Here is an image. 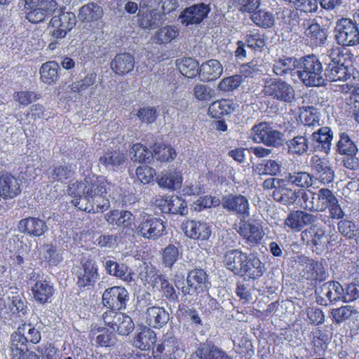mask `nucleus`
I'll list each match as a JSON object with an SVG mask.
<instances>
[{"label": "nucleus", "instance_id": "f257e3e1", "mask_svg": "<svg viewBox=\"0 0 359 359\" xmlns=\"http://www.w3.org/2000/svg\"><path fill=\"white\" fill-rule=\"evenodd\" d=\"M306 191L304 203H301V208L311 212H325L328 210L330 218L332 219H343L344 212L341 208L337 198L332 191L327 188H321L317 192Z\"/></svg>", "mask_w": 359, "mask_h": 359}, {"label": "nucleus", "instance_id": "f03ea898", "mask_svg": "<svg viewBox=\"0 0 359 359\" xmlns=\"http://www.w3.org/2000/svg\"><path fill=\"white\" fill-rule=\"evenodd\" d=\"M297 76L306 86L323 85V66L319 59L314 55L302 57L298 60Z\"/></svg>", "mask_w": 359, "mask_h": 359}, {"label": "nucleus", "instance_id": "7ed1b4c3", "mask_svg": "<svg viewBox=\"0 0 359 359\" xmlns=\"http://www.w3.org/2000/svg\"><path fill=\"white\" fill-rule=\"evenodd\" d=\"M107 182L102 176L94 175L92 177L85 178L83 188L84 201L89 204L106 205V210L109 203L106 197Z\"/></svg>", "mask_w": 359, "mask_h": 359}, {"label": "nucleus", "instance_id": "20e7f679", "mask_svg": "<svg viewBox=\"0 0 359 359\" xmlns=\"http://www.w3.org/2000/svg\"><path fill=\"white\" fill-rule=\"evenodd\" d=\"M337 43L343 46H355L359 44V29L355 22L346 18L337 21L334 27Z\"/></svg>", "mask_w": 359, "mask_h": 359}, {"label": "nucleus", "instance_id": "39448f33", "mask_svg": "<svg viewBox=\"0 0 359 359\" xmlns=\"http://www.w3.org/2000/svg\"><path fill=\"white\" fill-rule=\"evenodd\" d=\"M76 285L81 291L93 290L100 279L98 266L95 261L88 259L81 262L75 272Z\"/></svg>", "mask_w": 359, "mask_h": 359}, {"label": "nucleus", "instance_id": "423d86ee", "mask_svg": "<svg viewBox=\"0 0 359 359\" xmlns=\"http://www.w3.org/2000/svg\"><path fill=\"white\" fill-rule=\"evenodd\" d=\"M252 140L257 143H263L269 147H279L283 143V134L266 122H262L252 127L251 133Z\"/></svg>", "mask_w": 359, "mask_h": 359}, {"label": "nucleus", "instance_id": "0eeeda50", "mask_svg": "<svg viewBox=\"0 0 359 359\" xmlns=\"http://www.w3.org/2000/svg\"><path fill=\"white\" fill-rule=\"evenodd\" d=\"M102 318L105 325L120 335H128L135 327L132 318L121 312L107 311L103 313Z\"/></svg>", "mask_w": 359, "mask_h": 359}, {"label": "nucleus", "instance_id": "6e6552de", "mask_svg": "<svg viewBox=\"0 0 359 359\" xmlns=\"http://www.w3.org/2000/svg\"><path fill=\"white\" fill-rule=\"evenodd\" d=\"M329 56L332 61L327 69L330 80L331 81H346L350 78L347 66L345 65L346 59L341 48H332L329 50Z\"/></svg>", "mask_w": 359, "mask_h": 359}, {"label": "nucleus", "instance_id": "1a4fd4ad", "mask_svg": "<svg viewBox=\"0 0 359 359\" xmlns=\"http://www.w3.org/2000/svg\"><path fill=\"white\" fill-rule=\"evenodd\" d=\"M187 287H183L182 293L189 295L198 294L208 290L210 283L207 272L200 268L189 271L187 277Z\"/></svg>", "mask_w": 359, "mask_h": 359}, {"label": "nucleus", "instance_id": "9d476101", "mask_svg": "<svg viewBox=\"0 0 359 359\" xmlns=\"http://www.w3.org/2000/svg\"><path fill=\"white\" fill-rule=\"evenodd\" d=\"M277 187L273 192V198L276 201L286 205L296 203L301 208V203H304L306 191L302 189L293 190L284 184L283 180H278Z\"/></svg>", "mask_w": 359, "mask_h": 359}, {"label": "nucleus", "instance_id": "9b49d317", "mask_svg": "<svg viewBox=\"0 0 359 359\" xmlns=\"http://www.w3.org/2000/svg\"><path fill=\"white\" fill-rule=\"evenodd\" d=\"M222 206L229 213L241 219H245L250 215L249 201L241 194H230L223 196Z\"/></svg>", "mask_w": 359, "mask_h": 359}, {"label": "nucleus", "instance_id": "f8f14e48", "mask_svg": "<svg viewBox=\"0 0 359 359\" xmlns=\"http://www.w3.org/2000/svg\"><path fill=\"white\" fill-rule=\"evenodd\" d=\"M137 231L144 238L156 240L165 234V223L161 218L146 214L138 224Z\"/></svg>", "mask_w": 359, "mask_h": 359}, {"label": "nucleus", "instance_id": "ddd939ff", "mask_svg": "<svg viewBox=\"0 0 359 359\" xmlns=\"http://www.w3.org/2000/svg\"><path fill=\"white\" fill-rule=\"evenodd\" d=\"M129 294L124 287L113 286L106 289L102 294V303L109 311H120L126 307Z\"/></svg>", "mask_w": 359, "mask_h": 359}, {"label": "nucleus", "instance_id": "4468645a", "mask_svg": "<svg viewBox=\"0 0 359 359\" xmlns=\"http://www.w3.org/2000/svg\"><path fill=\"white\" fill-rule=\"evenodd\" d=\"M85 182L76 181L74 183H71L68 186L67 191L69 196L74 197L72 201V203L79 210L85 211L88 213H96L99 212H104L106 210V205L100 204H89L82 203L84 201L83 188Z\"/></svg>", "mask_w": 359, "mask_h": 359}, {"label": "nucleus", "instance_id": "2eb2a0df", "mask_svg": "<svg viewBox=\"0 0 359 359\" xmlns=\"http://www.w3.org/2000/svg\"><path fill=\"white\" fill-rule=\"evenodd\" d=\"M76 23V17L72 12H62L58 15L52 17L50 26L53 28L52 36L56 39L64 38Z\"/></svg>", "mask_w": 359, "mask_h": 359}, {"label": "nucleus", "instance_id": "dca6fc26", "mask_svg": "<svg viewBox=\"0 0 359 359\" xmlns=\"http://www.w3.org/2000/svg\"><path fill=\"white\" fill-rule=\"evenodd\" d=\"M327 29L317 23L315 20H309L304 31L303 39L309 47L314 48L324 46L327 40Z\"/></svg>", "mask_w": 359, "mask_h": 359}, {"label": "nucleus", "instance_id": "f3484780", "mask_svg": "<svg viewBox=\"0 0 359 359\" xmlns=\"http://www.w3.org/2000/svg\"><path fill=\"white\" fill-rule=\"evenodd\" d=\"M22 192L21 182L11 172L0 171V197L4 200L14 199Z\"/></svg>", "mask_w": 359, "mask_h": 359}, {"label": "nucleus", "instance_id": "a211bd4d", "mask_svg": "<svg viewBox=\"0 0 359 359\" xmlns=\"http://www.w3.org/2000/svg\"><path fill=\"white\" fill-rule=\"evenodd\" d=\"M210 12L209 5L204 3L196 4L184 8L179 18L181 23L186 27L198 25L208 17Z\"/></svg>", "mask_w": 359, "mask_h": 359}, {"label": "nucleus", "instance_id": "6ab92c4d", "mask_svg": "<svg viewBox=\"0 0 359 359\" xmlns=\"http://www.w3.org/2000/svg\"><path fill=\"white\" fill-rule=\"evenodd\" d=\"M182 229L187 237L199 241L208 240L212 233L209 223L194 219L184 221Z\"/></svg>", "mask_w": 359, "mask_h": 359}, {"label": "nucleus", "instance_id": "aec40b11", "mask_svg": "<svg viewBox=\"0 0 359 359\" xmlns=\"http://www.w3.org/2000/svg\"><path fill=\"white\" fill-rule=\"evenodd\" d=\"M344 287L337 281H328L323 283L319 288L317 302L322 306H327L334 302L342 300Z\"/></svg>", "mask_w": 359, "mask_h": 359}, {"label": "nucleus", "instance_id": "412c9836", "mask_svg": "<svg viewBox=\"0 0 359 359\" xmlns=\"http://www.w3.org/2000/svg\"><path fill=\"white\" fill-rule=\"evenodd\" d=\"M310 164L312 172L321 184H327L334 180V172L327 158L314 155L311 158Z\"/></svg>", "mask_w": 359, "mask_h": 359}, {"label": "nucleus", "instance_id": "4be33fe9", "mask_svg": "<svg viewBox=\"0 0 359 359\" xmlns=\"http://www.w3.org/2000/svg\"><path fill=\"white\" fill-rule=\"evenodd\" d=\"M266 94L279 101L292 102L294 99L293 88L282 80L275 79L265 86Z\"/></svg>", "mask_w": 359, "mask_h": 359}, {"label": "nucleus", "instance_id": "5701e85b", "mask_svg": "<svg viewBox=\"0 0 359 359\" xmlns=\"http://www.w3.org/2000/svg\"><path fill=\"white\" fill-rule=\"evenodd\" d=\"M238 232L245 243L252 247L258 245L264 235L262 224L256 220L243 222Z\"/></svg>", "mask_w": 359, "mask_h": 359}, {"label": "nucleus", "instance_id": "b1692460", "mask_svg": "<svg viewBox=\"0 0 359 359\" xmlns=\"http://www.w3.org/2000/svg\"><path fill=\"white\" fill-rule=\"evenodd\" d=\"M240 277L247 278L249 280H257L261 278L266 272L265 264L255 253H248L244 262Z\"/></svg>", "mask_w": 359, "mask_h": 359}, {"label": "nucleus", "instance_id": "393cba45", "mask_svg": "<svg viewBox=\"0 0 359 359\" xmlns=\"http://www.w3.org/2000/svg\"><path fill=\"white\" fill-rule=\"evenodd\" d=\"M247 255L248 252H243L241 249L226 251L222 260L224 266L234 276H239L241 274Z\"/></svg>", "mask_w": 359, "mask_h": 359}, {"label": "nucleus", "instance_id": "a878e982", "mask_svg": "<svg viewBox=\"0 0 359 359\" xmlns=\"http://www.w3.org/2000/svg\"><path fill=\"white\" fill-rule=\"evenodd\" d=\"M20 232L32 237H40L48 231V226L45 221L34 217L22 219L18 225Z\"/></svg>", "mask_w": 359, "mask_h": 359}, {"label": "nucleus", "instance_id": "bb28decb", "mask_svg": "<svg viewBox=\"0 0 359 359\" xmlns=\"http://www.w3.org/2000/svg\"><path fill=\"white\" fill-rule=\"evenodd\" d=\"M11 337L20 342L29 344H38L41 339V334L39 329L31 323H23L18 326Z\"/></svg>", "mask_w": 359, "mask_h": 359}, {"label": "nucleus", "instance_id": "cd10ccee", "mask_svg": "<svg viewBox=\"0 0 359 359\" xmlns=\"http://www.w3.org/2000/svg\"><path fill=\"white\" fill-rule=\"evenodd\" d=\"M34 299L39 304L49 302L55 293L53 285L46 278L37 280L31 287Z\"/></svg>", "mask_w": 359, "mask_h": 359}, {"label": "nucleus", "instance_id": "c85d7f7f", "mask_svg": "<svg viewBox=\"0 0 359 359\" xmlns=\"http://www.w3.org/2000/svg\"><path fill=\"white\" fill-rule=\"evenodd\" d=\"M315 216L302 210H293L288 215L285 224L292 230L300 231L305 226L315 221Z\"/></svg>", "mask_w": 359, "mask_h": 359}, {"label": "nucleus", "instance_id": "c756f323", "mask_svg": "<svg viewBox=\"0 0 359 359\" xmlns=\"http://www.w3.org/2000/svg\"><path fill=\"white\" fill-rule=\"evenodd\" d=\"M156 342V334L150 327L142 326L135 334L133 345L141 351L149 350Z\"/></svg>", "mask_w": 359, "mask_h": 359}, {"label": "nucleus", "instance_id": "7c9ffc66", "mask_svg": "<svg viewBox=\"0 0 359 359\" xmlns=\"http://www.w3.org/2000/svg\"><path fill=\"white\" fill-rule=\"evenodd\" d=\"M237 104L232 99H222L210 104L208 107V114L215 118H221L232 114Z\"/></svg>", "mask_w": 359, "mask_h": 359}, {"label": "nucleus", "instance_id": "2f4dec72", "mask_svg": "<svg viewBox=\"0 0 359 359\" xmlns=\"http://www.w3.org/2000/svg\"><path fill=\"white\" fill-rule=\"evenodd\" d=\"M333 132L330 127L320 128L312 134V141L318 150L328 154L331 149Z\"/></svg>", "mask_w": 359, "mask_h": 359}, {"label": "nucleus", "instance_id": "473e14b6", "mask_svg": "<svg viewBox=\"0 0 359 359\" xmlns=\"http://www.w3.org/2000/svg\"><path fill=\"white\" fill-rule=\"evenodd\" d=\"M127 158L124 151L120 149H107L100 156L99 161L106 168L116 169L122 166L126 161Z\"/></svg>", "mask_w": 359, "mask_h": 359}, {"label": "nucleus", "instance_id": "72a5a7b5", "mask_svg": "<svg viewBox=\"0 0 359 359\" xmlns=\"http://www.w3.org/2000/svg\"><path fill=\"white\" fill-rule=\"evenodd\" d=\"M170 318L169 313L163 307L151 306L146 312V323L155 329H160L167 324Z\"/></svg>", "mask_w": 359, "mask_h": 359}, {"label": "nucleus", "instance_id": "f704fd0d", "mask_svg": "<svg viewBox=\"0 0 359 359\" xmlns=\"http://www.w3.org/2000/svg\"><path fill=\"white\" fill-rule=\"evenodd\" d=\"M134 67L135 58L128 53H118L111 62L112 70L118 75H124L130 72Z\"/></svg>", "mask_w": 359, "mask_h": 359}, {"label": "nucleus", "instance_id": "c9c22d12", "mask_svg": "<svg viewBox=\"0 0 359 359\" xmlns=\"http://www.w3.org/2000/svg\"><path fill=\"white\" fill-rule=\"evenodd\" d=\"M196 355L200 359H233V357L212 343L203 344L198 346Z\"/></svg>", "mask_w": 359, "mask_h": 359}, {"label": "nucleus", "instance_id": "e433bc0d", "mask_svg": "<svg viewBox=\"0 0 359 359\" xmlns=\"http://www.w3.org/2000/svg\"><path fill=\"white\" fill-rule=\"evenodd\" d=\"M9 348L11 359H40V355L27 344L11 337Z\"/></svg>", "mask_w": 359, "mask_h": 359}, {"label": "nucleus", "instance_id": "4c0bfd02", "mask_svg": "<svg viewBox=\"0 0 359 359\" xmlns=\"http://www.w3.org/2000/svg\"><path fill=\"white\" fill-rule=\"evenodd\" d=\"M158 186L171 191L180 189L183 177L179 172L163 171L156 178Z\"/></svg>", "mask_w": 359, "mask_h": 359}, {"label": "nucleus", "instance_id": "58836bf2", "mask_svg": "<svg viewBox=\"0 0 359 359\" xmlns=\"http://www.w3.org/2000/svg\"><path fill=\"white\" fill-rule=\"evenodd\" d=\"M223 68L217 60H210L200 67L199 76L203 81H212L217 79L222 74Z\"/></svg>", "mask_w": 359, "mask_h": 359}, {"label": "nucleus", "instance_id": "ea45409f", "mask_svg": "<svg viewBox=\"0 0 359 359\" xmlns=\"http://www.w3.org/2000/svg\"><path fill=\"white\" fill-rule=\"evenodd\" d=\"M60 66L55 61L44 62L39 69L41 81L48 86L56 83L60 78Z\"/></svg>", "mask_w": 359, "mask_h": 359}, {"label": "nucleus", "instance_id": "a19ab883", "mask_svg": "<svg viewBox=\"0 0 359 359\" xmlns=\"http://www.w3.org/2000/svg\"><path fill=\"white\" fill-rule=\"evenodd\" d=\"M358 151L356 144L346 132L339 134L336 144V152L341 156H356Z\"/></svg>", "mask_w": 359, "mask_h": 359}, {"label": "nucleus", "instance_id": "79ce46f5", "mask_svg": "<svg viewBox=\"0 0 359 359\" xmlns=\"http://www.w3.org/2000/svg\"><path fill=\"white\" fill-rule=\"evenodd\" d=\"M105 267L107 272L121 280L130 283L133 280V273L131 270L123 264H118L113 260H107L105 263Z\"/></svg>", "mask_w": 359, "mask_h": 359}, {"label": "nucleus", "instance_id": "37998d69", "mask_svg": "<svg viewBox=\"0 0 359 359\" xmlns=\"http://www.w3.org/2000/svg\"><path fill=\"white\" fill-rule=\"evenodd\" d=\"M176 66L180 72L187 78L192 79L199 74L198 62L191 57L177 60Z\"/></svg>", "mask_w": 359, "mask_h": 359}, {"label": "nucleus", "instance_id": "c03bdc74", "mask_svg": "<svg viewBox=\"0 0 359 359\" xmlns=\"http://www.w3.org/2000/svg\"><path fill=\"white\" fill-rule=\"evenodd\" d=\"M102 8L95 3H89L79 9V18L83 22H91L98 20L102 17Z\"/></svg>", "mask_w": 359, "mask_h": 359}, {"label": "nucleus", "instance_id": "a18cd8bd", "mask_svg": "<svg viewBox=\"0 0 359 359\" xmlns=\"http://www.w3.org/2000/svg\"><path fill=\"white\" fill-rule=\"evenodd\" d=\"M154 158L160 162H170L173 161L177 153L170 145L161 143H154L151 147Z\"/></svg>", "mask_w": 359, "mask_h": 359}, {"label": "nucleus", "instance_id": "49530a36", "mask_svg": "<svg viewBox=\"0 0 359 359\" xmlns=\"http://www.w3.org/2000/svg\"><path fill=\"white\" fill-rule=\"evenodd\" d=\"M304 275L308 280L321 281L325 278V271L320 262L311 259L306 262Z\"/></svg>", "mask_w": 359, "mask_h": 359}, {"label": "nucleus", "instance_id": "de8ad7c7", "mask_svg": "<svg viewBox=\"0 0 359 359\" xmlns=\"http://www.w3.org/2000/svg\"><path fill=\"white\" fill-rule=\"evenodd\" d=\"M311 344L316 353L325 351L330 340L328 334L320 327L314 329L311 333Z\"/></svg>", "mask_w": 359, "mask_h": 359}, {"label": "nucleus", "instance_id": "09e8293b", "mask_svg": "<svg viewBox=\"0 0 359 359\" xmlns=\"http://www.w3.org/2000/svg\"><path fill=\"white\" fill-rule=\"evenodd\" d=\"M298 68V60L295 57H284L276 61L273 65V72L277 76H284L292 74Z\"/></svg>", "mask_w": 359, "mask_h": 359}, {"label": "nucleus", "instance_id": "8fccbe9b", "mask_svg": "<svg viewBox=\"0 0 359 359\" xmlns=\"http://www.w3.org/2000/svg\"><path fill=\"white\" fill-rule=\"evenodd\" d=\"M41 255L42 262L50 266H56L62 261L61 252L52 244L45 245Z\"/></svg>", "mask_w": 359, "mask_h": 359}, {"label": "nucleus", "instance_id": "3c124183", "mask_svg": "<svg viewBox=\"0 0 359 359\" xmlns=\"http://www.w3.org/2000/svg\"><path fill=\"white\" fill-rule=\"evenodd\" d=\"M251 20L258 27L270 28L273 26L275 18L272 13L264 9H259L250 15Z\"/></svg>", "mask_w": 359, "mask_h": 359}, {"label": "nucleus", "instance_id": "603ef678", "mask_svg": "<svg viewBox=\"0 0 359 359\" xmlns=\"http://www.w3.org/2000/svg\"><path fill=\"white\" fill-rule=\"evenodd\" d=\"M288 153L301 156L309 149V142L305 136L298 135L287 142Z\"/></svg>", "mask_w": 359, "mask_h": 359}, {"label": "nucleus", "instance_id": "864d4df0", "mask_svg": "<svg viewBox=\"0 0 359 359\" xmlns=\"http://www.w3.org/2000/svg\"><path fill=\"white\" fill-rule=\"evenodd\" d=\"M179 35V29L175 26H165L156 31L154 36L156 43L166 44L171 42Z\"/></svg>", "mask_w": 359, "mask_h": 359}, {"label": "nucleus", "instance_id": "5fc2aeb1", "mask_svg": "<svg viewBox=\"0 0 359 359\" xmlns=\"http://www.w3.org/2000/svg\"><path fill=\"white\" fill-rule=\"evenodd\" d=\"M97 74L95 72L88 73L83 79L73 82L70 86L73 93H81L92 88L97 82Z\"/></svg>", "mask_w": 359, "mask_h": 359}, {"label": "nucleus", "instance_id": "6e6d98bb", "mask_svg": "<svg viewBox=\"0 0 359 359\" xmlns=\"http://www.w3.org/2000/svg\"><path fill=\"white\" fill-rule=\"evenodd\" d=\"M287 181L297 187L302 188H309L313 185V176L304 171L294 172L289 173Z\"/></svg>", "mask_w": 359, "mask_h": 359}, {"label": "nucleus", "instance_id": "4d7b16f0", "mask_svg": "<svg viewBox=\"0 0 359 359\" xmlns=\"http://www.w3.org/2000/svg\"><path fill=\"white\" fill-rule=\"evenodd\" d=\"M245 41L247 46L253 50L262 51L266 46L264 35L258 30L250 31L245 36Z\"/></svg>", "mask_w": 359, "mask_h": 359}, {"label": "nucleus", "instance_id": "13d9d810", "mask_svg": "<svg viewBox=\"0 0 359 359\" xmlns=\"http://www.w3.org/2000/svg\"><path fill=\"white\" fill-rule=\"evenodd\" d=\"M74 175L72 167L69 163L55 165L52 170L51 177L54 181L65 182Z\"/></svg>", "mask_w": 359, "mask_h": 359}, {"label": "nucleus", "instance_id": "bf43d9fd", "mask_svg": "<svg viewBox=\"0 0 359 359\" xmlns=\"http://www.w3.org/2000/svg\"><path fill=\"white\" fill-rule=\"evenodd\" d=\"M180 257L179 248L173 244H169L163 250L162 263L165 267L171 268Z\"/></svg>", "mask_w": 359, "mask_h": 359}, {"label": "nucleus", "instance_id": "052dcab7", "mask_svg": "<svg viewBox=\"0 0 359 359\" xmlns=\"http://www.w3.org/2000/svg\"><path fill=\"white\" fill-rule=\"evenodd\" d=\"M356 311L351 306H341V307L332 309L330 311V317L334 323L340 324L348 320Z\"/></svg>", "mask_w": 359, "mask_h": 359}, {"label": "nucleus", "instance_id": "680f3d73", "mask_svg": "<svg viewBox=\"0 0 359 359\" xmlns=\"http://www.w3.org/2000/svg\"><path fill=\"white\" fill-rule=\"evenodd\" d=\"M156 283L159 282L161 285V290L163 295L170 302H175L178 299L176 290L168 280L162 274L158 275L155 278Z\"/></svg>", "mask_w": 359, "mask_h": 359}, {"label": "nucleus", "instance_id": "e2e57ef3", "mask_svg": "<svg viewBox=\"0 0 359 359\" xmlns=\"http://www.w3.org/2000/svg\"><path fill=\"white\" fill-rule=\"evenodd\" d=\"M139 24L144 29H154L158 25L157 14L154 10L140 11Z\"/></svg>", "mask_w": 359, "mask_h": 359}, {"label": "nucleus", "instance_id": "0e129e2a", "mask_svg": "<svg viewBox=\"0 0 359 359\" xmlns=\"http://www.w3.org/2000/svg\"><path fill=\"white\" fill-rule=\"evenodd\" d=\"M257 171L259 175L275 176L280 172V165L274 160H265L257 164Z\"/></svg>", "mask_w": 359, "mask_h": 359}, {"label": "nucleus", "instance_id": "69168bd1", "mask_svg": "<svg viewBox=\"0 0 359 359\" xmlns=\"http://www.w3.org/2000/svg\"><path fill=\"white\" fill-rule=\"evenodd\" d=\"M340 219L337 224L339 232L349 239L355 238L359 233L355 224L351 220Z\"/></svg>", "mask_w": 359, "mask_h": 359}, {"label": "nucleus", "instance_id": "338daca9", "mask_svg": "<svg viewBox=\"0 0 359 359\" xmlns=\"http://www.w3.org/2000/svg\"><path fill=\"white\" fill-rule=\"evenodd\" d=\"M134 153L135 161L140 163H146L151 158L154 157L152 151L149 150L145 145L141 143L134 144L131 148Z\"/></svg>", "mask_w": 359, "mask_h": 359}, {"label": "nucleus", "instance_id": "774afa93", "mask_svg": "<svg viewBox=\"0 0 359 359\" xmlns=\"http://www.w3.org/2000/svg\"><path fill=\"white\" fill-rule=\"evenodd\" d=\"M167 352L168 359H179L182 358L184 350L182 347V343L175 338L166 339Z\"/></svg>", "mask_w": 359, "mask_h": 359}]
</instances>
